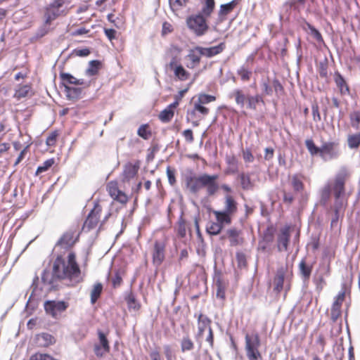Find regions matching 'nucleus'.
Here are the masks:
<instances>
[{"label": "nucleus", "instance_id": "1", "mask_svg": "<svg viewBox=\"0 0 360 360\" xmlns=\"http://www.w3.org/2000/svg\"><path fill=\"white\" fill-rule=\"evenodd\" d=\"M53 278L66 280L68 285H75L83 281L80 268L74 252H70L67 259L58 256L53 264Z\"/></svg>", "mask_w": 360, "mask_h": 360}, {"label": "nucleus", "instance_id": "2", "mask_svg": "<svg viewBox=\"0 0 360 360\" xmlns=\"http://www.w3.org/2000/svg\"><path fill=\"white\" fill-rule=\"evenodd\" d=\"M218 178L217 174H202L197 176L193 172H190L184 176V181L186 188L190 193L196 194L202 188H205L207 195L214 196L219 189V185L217 183Z\"/></svg>", "mask_w": 360, "mask_h": 360}, {"label": "nucleus", "instance_id": "3", "mask_svg": "<svg viewBox=\"0 0 360 360\" xmlns=\"http://www.w3.org/2000/svg\"><path fill=\"white\" fill-rule=\"evenodd\" d=\"M238 212V202L230 194L225 195L224 198V207L221 210H212L215 218L224 222H232V217Z\"/></svg>", "mask_w": 360, "mask_h": 360}, {"label": "nucleus", "instance_id": "4", "mask_svg": "<svg viewBox=\"0 0 360 360\" xmlns=\"http://www.w3.org/2000/svg\"><path fill=\"white\" fill-rule=\"evenodd\" d=\"M245 340V349L248 360H262V354L259 351L260 339L258 333L246 334Z\"/></svg>", "mask_w": 360, "mask_h": 360}, {"label": "nucleus", "instance_id": "5", "mask_svg": "<svg viewBox=\"0 0 360 360\" xmlns=\"http://www.w3.org/2000/svg\"><path fill=\"white\" fill-rule=\"evenodd\" d=\"M205 18L200 13L189 17L187 20L188 27L198 36L203 35L208 29Z\"/></svg>", "mask_w": 360, "mask_h": 360}, {"label": "nucleus", "instance_id": "6", "mask_svg": "<svg viewBox=\"0 0 360 360\" xmlns=\"http://www.w3.org/2000/svg\"><path fill=\"white\" fill-rule=\"evenodd\" d=\"M340 155V144L338 141H326L321 146L320 156L324 160L338 158Z\"/></svg>", "mask_w": 360, "mask_h": 360}, {"label": "nucleus", "instance_id": "7", "mask_svg": "<svg viewBox=\"0 0 360 360\" xmlns=\"http://www.w3.org/2000/svg\"><path fill=\"white\" fill-rule=\"evenodd\" d=\"M79 232L77 227H72L65 231L56 243L64 249L71 248L79 240Z\"/></svg>", "mask_w": 360, "mask_h": 360}, {"label": "nucleus", "instance_id": "8", "mask_svg": "<svg viewBox=\"0 0 360 360\" xmlns=\"http://www.w3.org/2000/svg\"><path fill=\"white\" fill-rule=\"evenodd\" d=\"M65 4V0H54L46 9L44 14L45 23L47 25L64 13L61 9Z\"/></svg>", "mask_w": 360, "mask_h": 360}, {"label": "nucleus", "instance_id": "9", "mask_svg": "<svg viewBox=\"0 0 360 360\" xmlns=\"http://www.w3.org/2000/svg\"><path fill=\"white\" fill-rule=\"evenodd\" d=\"M347 176L345 170L340 171L335 176L333 183L330 184L334 197H341L345 193V184Z\"/></svg>", "mask_w": 360, "mask_h": 360}, {"label": "nucleus", "instance_id": "10", "mask_svg": "<svg viewBox=\"0 0 360 360\" xmlns=\"http://www.w3.org/2000/svg\"><path fill=\"white\" fill-rule=\"evenodd\" d=\"M101 212V206L99 204L96 203L93 210L88 214V217L84 223L82 229L84 230L86 229V231H89L92 229H94L99 221L100 214Z\"/></svg>", "mask_w": 360, "mask_h": 360}, {"label": "nucleus", "instance_id": "11", "mask_svg": "<svg viewBox=\"0 0 360 360\" xmlns=\"http://www.w3.org/2000/svg\"><path fill=\"white\" fill-rule=\"evenodd\" d=\"M68 307V304L63 301H47L44 304V309L46 313L53 318H57Z\"/></svg>", "mask_w": 360, "mask_h": 360}, {"label": "nucleus", "instance_id": "12", "mask_svg": "<svg viewBox=\"0 0 360 360\" xmlns=\"http://www.w3.org/2000/svg\"><path fill=\"white\" fill-rule=\"evenodd\" d=\"M106 188L109 195L114 200L120 202L122 204H125L127 202V196L124 193L119 189L117 183L116 181H111L108 182Z\"/></svg>", "mask_w": 360, "mask_h": 360}, {"label": "nucleus", "instance_id": "13", "mask_svg": "<svg viewBox=\"0 0 360 360\" xmlns=\"http://www.w3.org/2000/svg\"><path fill=\"white\" fill-rule=\"evenodd\" d=\"M99 343L94 345V353L98 357H102L105 354L109 352L110 345L106 335L101 330L98 331Z\"/></svg>", "mask_w": 360, "mask_h": 360}, {"label": "nucleus", "instance_id": "14", "mask_svg": "<svg viewBox=\"0 0 360 360\" xmlns=\"http://www.w3.org/2000/svg\"><path fill=\"white\" fill-rule=\"evenodd\" d=\"M347 206V201L345 200L341 197H335V202L333 207V210L334 212V216L331 221V224L333 225L335 223H336L340 217L344 214V212L345 210V207Z\"/></svg>", "mask_w": 360, "mask_h": 360}, {"label": "nucleus", "instance_id": "15", "mask_svg": "<svg viewBox=\"0 0 360 360\" xmlns=\"http://www.w3.org/2000/svg\"><path fill=\"white\" fill-rule=\"evenodd\" d=\"M165 245L163 242L155 241L153 252V262L156 266H160L165 259Z\"/></svg>", "mask_w": 360, "mask_h": 360}, {"label": "nucleus", "instance_id": "16", "mask_svg": "<svg viewBox=\"0 0 360 360\" xmlns=\"http://www.w3.org/2000/svg\"><path fill=\"white\" fill-rule=\"evenodd\" d=\"M290 234L288 227L283 228L278 236L277 247L280 252L287 251L290 241Z\"/></svg>", "mask_w": 360, "mask_h": 360}, {"label": "nucleus", "instance_id": "17", "mask_svg": "<svg viewBox=\"0 0 360 360\" xmlns=\"http://www.w3.org/2000/svg\"><path fill=\"white\" fill-rule=\"evenodd\" d=\"M139 165L132 164L129 162L124 166L123 172L122 173V181L123 182H129L133 179L138 173Z\"/></svg>", "mask_w": 360, "mask_h": 360}, {"label": "nucleus", "instance_id": "18", "mask_svg": "<svg viewBox=\"0 0 360 360\" xmlns=\"http://www.w3.org/2000/svg\"><path fill=\"white\" fill-rule=\"evenodd\" d=\"M225 49L226 44L224 42H221L217 46L211 47L200 46L198 49L200 51V53H201L202 56L212 58L221 53Z\"/></svg>", "mask_w": 360, "mask_h": 360}, {"label": "nucleus", "instance_id": "19", "mask_svg": "<svg viewBox=\"0 0 360 360\" xmlns=\"http://www.w3.org/2000/svg\"><path fill=\"white\" fill-rule=\"evenodd\" d=\"M241 231L231 228L227 230L226 235L231 246L241 245L244 243V238L241 236Z\"/></svg>", "mask_w": 360, "mask_h": 360}, {"label": "nucleus", "instance_id": "20", "mask_svg": "<svg viewBox=\"0 0 360 360\" xmlns=\"http://www.w3.org/2000/svg\"><path fill=\"white\" fill-rule=\"evenodd\" d=\"M287 271V268L284 266H281L277 269L274 280V290L276 291L277 292H280L283 289L284 286V278L285 276V273Z\"/></svg>", "mask_w": 360, "mask_h": 360}, {"label": "nucleus", "instance_id": "21", "mask_svg": "<svg viewBox=\"0 0 360 360\" xmlns=\"http://www.w3.org/2000/svg\"><path fill=\"white\" fill-rule=\"evenodd\" d=\"M334 81L342 96L350 94L348 84H347L343 77L338 72H335L334 75Z\"/></svg>", "mask_w": 360, "mask_h": 360}, {"label": "nucleus", "instance_id": "22", "mask_svg": "<svg viewBox=\"0 0 360 360\" xmlns=\"http://www.w3.org/2000/svg\"><path fill=\"white\" fill-rule=\"evenodd\" d=\"M210 323L211 320L207 316L203 315L202 314H200L198 316V331L196 335V338H200L206 329L209 330V327H211Z\"/></svg>", "mask_w": 360, "mask_h": 360}, {"label": "nucleus", "instance_id": "23", "mask_svg": "<svg viewBox=\"0 0 360 360\" xmlns=\"http://www.w3.org/2000/svg\"><path fill=\"white\" fill-rule=\"evenodd\" d=\"M56 342L55 338L51 334L43 333L36 336V343L39 347H46Z\"/></svg>", "mask_w": 360, "mask_h": 360}, {"label": "nucleus", "instance_id": "24", "mask_svg": "<svg viewBox=\"0 0 360 360\" xmlns=\"http://www.w3.org/2000/svg\"><path fill=\"white\" fill-rule=\"evenodd\" d=\"M237 179L239 181L240 187L243 190L248 191L253 189L255 184L251 180L249 173H240L237 177Z\"/></svg>", "mask_w": 360, "mask_h": 360}, {"label": "nucleus", "instance_id": "25", "mask_svg": "<svg viewBox=\"0 0 360 360\" xmlns=\"http://www.w3.org/2000/svg\"><path fill=\"white\" fill-rule=\"evenodd\" d=\"M216 221L212 222L211 224L207 227V231L209 234L216 236L221 233V230L225 226L230 225V222H224L218 218H215Z\"/></svg>", "mask_w": 360, "mask_h": 360}, {"label": "nucleus", "instance_id": "26", "mask_svg": "<svg viewBox=\"0 0 360 360\" xmlns=\"http://www.w3.org/2000/svg\"><path fill=\"white\" fill-rule=\"evenodd\" d=\"M238 0H232L229 3L221 4L219 11V18L224 20L225 17L231 13L238 4Z\"/></svg>", "mask_w": 360, "mask_h": 360}, {"label": "nucleus", "instance_id": "27", "mask_svg": "<svg viewBox=\"0 0 360 360\" xmlns=\"http://www.w3.org/2000/svg\"><path fill=\"white\" fill-rule=\"evenodd\" d=\"M199 48L200 46H197L189 50L187 58L191 60V65H188V67L194 68L199 65L200 57L202 56V54L200 53Z\"/></svg>", "mask_w": 360, "mask_h": 360}, {"label": "nucleus", "instance_id": "28", "mask_svg": "<svg viewBox=\"0 0 360 360\" xmlns=\"http://www.w3.org/2000/svg\"><path fill=\"white\" fill-rule=\"evenodd\" d=\"M300 274L304 281H308L312 271V265L307 264L305 259L301 260L298 266Z\"/></svg>", "mask_w": 360, "mask_h": 360}, {"label": "nucleus", "instance_id": "29", "mask_svg": "<svg viewBox=\"0 0 360 360\" xmlns=\"http://www.w3.org/2000/svg\"><path fill=\"white\" fill-rule=\"evenodd\" d=\"M60 77L62 79L63 84H70L76 85L84 84V81L82 79H77L72 75L66 72H60Z\"/></svg>", "mask_w": 360, "mask_h": 360}, {"label": "nucleus", "instance_id": "30", "mask_svg": "<svg viewBox=\"0 0 360 360\" xmlns=\"http://www.w3.org/2000/svg\"><path fill=\"white\" fill-rule=\"evenodd\" d=\"M229 98H234L236 104L241 108L244 107L245 101V100H247V97L245 95L243 90L239 89H234L229 94Z\"/></svg>", "mask_w": 360, "mask_h": 360}, {"label": "nucleus", "instance_id": "31", "mask_svg": "<svg viewBox=\"0 0 360 360\" xmlns=\"http://www.w3.org/2000/svg\"><path fill=\"white\" fill-rule=\"evenodd\" d=\"M331 185L328 183L320 190V204L326 206L330 198Z\"/></svg>", "mask_w": 360, "mask_h": 360}, {"label": "nucleus", "instance_id": "32", "mask_svg": "<svg viewBox=\"0 0 360 360\" xmlns=\"http://www.w3.org/2000/svg\"><path fill=\"white\" fill-rule=\"evenodd\" d=\"M302 176L301 174H294L291 177V186L295 192H302L304 190V184L302 182Z\"/></svg>", "mask_w": 360, "mask_h": 360}, {"label": "nucleus", "instance_id": "33", "mask_svg": "<svg viewBox=\"0 0 360 360\" xmlns=\"http://www.w3.org/2000/svg\"><path fill=\"white\" fill-rule=\"evenodd\" d=\"M202 4L200 14L203 15L205 17L210 16L215 6L214 0H203Z\"/></svg>", "mask_w": 360, "mask_h": 360}, {"label": "nucleus", "instance_id": "34", "mask_svg": "<svg viewBox=\"0 0 360 360\" xmlns=\"http://www.w3.org/2000/svg\"><path fill=\"white\" fill-rule=\"evenodd\" d=\"M237 74L243 82H248L252 75V71L246 65H243L237 70Z\"/></svg>", "mask_w": 360, "mask_h": 360}, {"label": "nucleus", "instance_id": "35", "mask_svg": "<svg viewBox=\"0 0 360 360\" xmlns=\"http://www.w3.org/2000/svg\"><path fill=\"white\" fill-rule=\"evenodd\" d=\"M124 299L129 309H133L134 310H138L139 309L140 305L137 302L135 295H134L131 290H129V292H126Z\"/></svg>", "mask_w": 360, "mask_h": 360}, {"label": "nucleus", "instance_id": "36", "mask_svg": "<svg viewBox=\"0 0 360 360\" xmlns=\"http://www.w3.org/2000/svg\"><path fill=\"white\" fill-rule=\"evenodd\" d=\"M247 108L251 110H255L257 109V105L259 103H264L262 97L257 94L255 96H247Z\"/></svg>", "mask_w": 360, "mask_h": 360}, {"label": "nucleus", "instance_id": "37", "mask_svg": "<svg viewBox=\"0 0 360 360\" xmlns=\"http://www.w3.org/2000/svg\"><path fill=\"white\" fill-rule=\"evenodd\" d=\"M194 349V342L188 335L183 337L181 340V350L182 352H189Z\"/></svg>", "mask_w": 360, "mask_h": 360}, {"label": "nucleus", "instance_id": "38", "mask_svg": "<svg viewBox=\"0 0 360 360\" xmlns=\"http://www.w3.org/2000/svg\"><path fill=\"white\" fill-rule=\"evenodd\" d=\"M347 144L350 149H357L360 146V133L349 135Z\"/></svg>", "mask_w": 360, "mask_h": 360}, {"label": "nucleus", "instance_id": "39", "mask_svg": "<svg viewBox=\"0 0 360 360\" xmlns=\"http://www.w3.org/2000/svg\"><path fill=\"white\" fill-rule=\"evenodd\" d=\"M103 290V285L101 283H97L94 284L91 291V304H94L99 297Z\"/></svg>", "mask_w": 360, "mask_h": 360}, {"label": "nucleus", "instance_id": "40", "mask_svg": "<svg viewBox=\"0 0 360 360\" xmlns=\"http://www.w3.org/2000/svg\"><path fill=\"white\" fill-rule=\"evenodd\" d=\"M174 75L181 81H185L188 79L189 73L181 65H176L174 68Z\"/></svg>", "mask_w": 360, "mask_h": 360}, {"label": "nucleus", "instance_id": "41", "mask_svg": "<svg viewBox=\"0 0 360 360\" xmlns=\"http://www.w3.org/2000/svg\"><path fill=\"white\" fill-rule=\"evenodd\" d=\"M341 305L338 303H333L330 313V319L333 323H335L338 319L341 316Z\"/></svg>", "mask_w": 360, "mask_h": 360}, {"label": "nucleus", "instance_id": "42", "mask_svg": "<svg viewBox=\"0 0 360 360\" xmlns=\"http://www.w3.org/2000/svg\"><path fill=\"white\" fill-rule=\"evenodd\" d=\"M349 118L352 127L360 130V109L352 112Z\"/></svg>", "mask_w": 360, "mask_h": 360}, {"label": "nucleus", "instance_id": "43", "mask_svg": "<svg viewBox=\"0 0 360 360\" xmlns=\"http://www.w3.org/2000/svg\"><path fill=\"white\" fill-rule=\"evenodd\" d=\"M101 63L98 60H91L89 63V68L86 70V74L89 76L95 75L98 73Z\"/></svg>", "mask_w": 360, "mask_h": 360}, {"label": "nucleus", "instance_id": "44", "mask_svg": "<svg viewBox=\"0 0 360 360\" xmlns=\"http://www.w3.org/2000/svg\"><path fill=\"white\" fill-rule=\"evenodd\" d=\"M65 89L68 97L70 99L78 98L82 92V89L80 88L71 87L67 84H65Z\"/></svg>", "mask_w": 360, "mask_h": 360}, {"label": "nucleus", "instance_id": "45", "mask_svg": "<svg viewBox=\"0 0 360 360\" xmlns=\"http://www.w3.org/2000/svg\"><path fill=\"white\" fill-rule=\"evenodd\" d=\"M305 146L311 155H321V147H317L312 139H307Z\"/></svg>", "mask_w": 360, "mask_h": 360}, {"label": "nucleus", "instance_id": "46", "mask_svg": "<svg viewBox=\"0 0 360 360\" xmlns=\"http://www.w3.org/2000/svg\"><path fill=\"white\" fill-rule=\"evenodd\" d=\"M174 116V110L169 108L163 110L159 115V119L163 122H169Z\"/></svg>", "mask_w": 360, "mask_h": 360}, {"label": "nucleus", "instance_id": "47", "mask_svg": "<svg viewBox=\"0 0 360 360\" xmlns=\"http://www.w3.org/2000/svg\"><path fill=\"white\" fill-rule=\"evenodd\" d=\"M30 86L28 85H24L19 87L18 89L15 90L14 97L19 100L27 96L30 91Z\"/></svg>", "mask_w": 360, "mask_h": 360}, {"label": "nucleus", "instance_id": "48", "mask_svg": "<svg viewBox=\"0 0 360 360\" xmlns=\"http://www.w3.org/2000/svg\"><path fill=\"white\" fill-rule=\"evenodd\" d=\"M137 134L145 140H148L151 136V131L148 130V124H142L138 129Z\"/></svg>", "mask_w": 360, "mask_h": 360}, {"label": "nucleus", "instance_id": "49", "mask_svg": "<svg viewBox=\"0 0 360 360\" xmlns=\"http://www.w3.org/2000/svg\"><path fill=\"white\" fill-rule=\"evenodd\" d=\"M53 164L54 160L53 158L46 160L41 165L38 167L36 171V175L47 171Z\"/></svg>", "mask_w": 360, "mask_h": 360}, {"label": "nucleus", "instance_id": "50", "mask_svg": "<svg viewBox=\"0 0 360 360\" xmlns=\"http://www.w3.org/2000/svg\"><path fill=\"white\" fill-rule=\"evenodd\" d=\"M196 111L200 112L203 115H206L209 113V109L207 108L204 107L203 105L200 104L198 102L195 103L194 108L190 112L191 115V116L194 115Z\"/></svg>", "mask_w": 360, "mask_h": 360}, {"label": "nucleus", "instance_id": "51", "mask_svg": "<svg viewBox=\"0 0 360 360\" xmlns=\"http://www.w3.org/2000/svg\"><path fill=\"white\" fill-rule=\"evenodd\" d=\"M215 99L216 98L214 96L203 94L199 96L197 102L199 103L200 104L205 105L215 101Z\"/></svg>", "mask_w": 360, "mask_h": 360}, {"label": "nucleus", "instance_id": "52", "mask_svg": "<svg viewBox=\"0 0 360 360\" xmlns=\"http://www.w3.org/2000/svg\"><path fill=\"white\" fill-rule=\"evenodd\" d=\"M306 25H307V27L310 30V33H311V36H313V37L316 41H323V37H322L321 33L314 26H312L309 23H307Z\"/></svg>", "mask_w": 360, "mask_h": 360}, {"label": "nucleus", "instance_id": "53", "mask_svg": "<svg viewBox=\"0 0 360 360\" xmlns=\"http://www.w3.org/2000/svg\"><path fill=\"white\" fill-rule=\"evenodd\" d=\"M167 176L169 184L171 186L175 185V184L176 182V177H175V170L172 169L170 167H167Z\"/></svg>", "mask_w": 360, "mask_h": 360}, {"label": "nucleus", "instance_id": "54", "mask_svg": "<svg viewBox=\"0 0 360 360\" xmlns=\"http://www.w3.org/2000/svg\"><path fill=\"white\" fill-rule=\"evenodd\" d=\"M311 110L314 121L316 122H320L321 118L319 112V105L317 103L312 104Z\"/></svg>", "mask_w": 360, "mask_h": 360}, {"label": "nucleus", "instance_id": "55", "mask_svg": "<svg viewBox=\"0 0 360 360\" xmlns=\"http://www.w3.org/2000/svg\"><path fill=\"white\" fill-rule=\"evenodd\" d=\"M236 262L239 268H243L246 266V257L243 252L236 253Z\"/></svg>", "mask_w": 360, "mask_h": 360}, {"label": "nucleus", "instance_id": "56", "mask_svg": "<svg viewBox=\"0 0 360 360\" xmlns=\"http://www.w3.org/2000/svg\"><path fill=\"white\" fill-rule=\"evenodd\" d=\"M58 134L56 132L51 133L46 139V143L49 146H53L56 143Z\"/></svg>", "mask_w": 360, "mask_h": 360}, {"label": "nucleus", "instance_id": "57", "mask_svg": "<svg viewBox=\"0 0 360 360\" xmlns=\"http://www.w3.org/2000/svg\"><path fill=\"white\" fill-rule=\"evenodd\" d=\"M163 349L167 360H172L174 355L171 347L168 345H164Z\"/></svg>", "mask_w": 360, "mask_h": 360}, {"label": "nucleus", "instance_id": "58", "mask_svg": "<svg viewBox=\"0 0 360 360\" xmlns=\"http://www.w3.org/2000/svg\"><path fill=\"white\" fill-rule=\"evenodd\" d=\"M185 0H169V4L172 10H178L183 6Z\"/></svg>", "mask_w": 360, "mask_h": 360}, {"label": "nucleus", "instance_id": "59", "mask_svg": "<svg viewBox=\"0 0 360 360\" xmlns=\"http://www.w3.org/2000/svg\"><path fill=\"white\" fill-rule=\"evenodd\" d=\"M122 282V278L120 275L117 272L115 276L112 278V284L113 288H116L119 287Z\"/></svg>", "mask_w": 360, "mask_h": 360}, {"label": "nucleus", "instance_id": "60", "mask_svg": "<svg viewBox=\"0 0 360 360\" xmlns=\"http://www.w3.org/2000/svg\"><path fill=\"white\" fill-rule=\"evenodd\" d=\"M183 136L187 141L191 143L193 141L194 138L193 136V131L191 129H186L183 131Z\"/></svg>", "mask_w": 360, "mask_h": 360}, {"label": "nucleus", "instance_id": "61", "mask_svg": "<svg viewBox=\"0 0 360 360\" xmlns=\"http://www.w3.org/2000/svg\"><path fill=\"white\" fill-rule=\"evenodd\" d=\"M283 202L288 204H291L294 200V197L292 193H287L283 191Z\"/></svg>", "mask_w": 360, "mask_h": 360}, {"label": "nucleus", "instance_id": "62", "mask_svg": "<svg viewBox=\"0 0 360 360\" xmlns=\"http://www.w3.org/2000/svg\"><path fill=\"white\" fill-rule=\"evenodd\" d=\"M243 156L245 162H252L254 160V157L249 150L243 151Z\"/></svg>", "mask_w": 360, "mask_h": 360}, {"label": "nucleus", "instance_id": "63", "mask_svg": "<svg viewBox=\"0 0 360 360\" xmlns=\"http://www.w3.org/2000/svg\"><path fill=\"white\" fill-rule=\"evenodd\" d=\"M50 273L48 271L44 270L41 275V280L44 283L51 284L52 283V280L49 278Z\"/></svg>", "mask_w": 360, "mask_h": 360}, {"label": "nucleus", "instance_id": "64", "mask_svg": "<svg viewBox=\"0 0 360 360\" xmlns=\"http://www.w3.org/2000/svg\"><path fill=\"white\" fill-rule=\"evenodd\" d=\"M104 32L110 41L115 38L116 31L114 29H105Z\"/></svg>", "mask_w": 360, "mask_h": 360}]
</instances>
